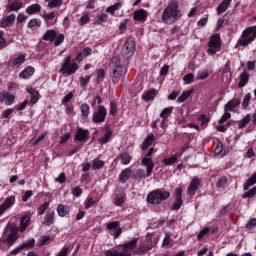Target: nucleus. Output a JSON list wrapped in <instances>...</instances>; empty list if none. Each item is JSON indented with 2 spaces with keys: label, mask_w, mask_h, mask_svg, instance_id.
<instances>
[{
  "label": "nucleus",
  "mask_w": 256,
  "mask_h": 256,
  "mask_svg": "<svg viewBox=\"0 0 256 256\" xmlns=\"http://www.w3.org/2000/svg\"><path fill=\"white\" fill-rule=\"evenodd\" d=\"M181 17H183V14L179 10V2L177 0H171L162 13V21L164 23H167L169 19L179 21Z\"/></svg>",
  "instance_id": "nucleus-1"
},
{
  "label": "nucleus",
  "mask_w": 256,
  "mask_h": 256,
  "mask_svg": "<svg viewBox=\"0 0 256 256\" xmlns=\"http://www.w3.org/2000/svg\"><path fill=\"white\" fill-rule=\"evenodd\" d=\"M110 73L112 74V83H119L121 77L127 73V69L121 65V60L117 56L110 61Z\"/></svg>",
  "instance_id": "nucleus-2"
},
{
  "label": "nucleus",
  "mask_w": 256,
  "mask_h": 256,
  "mask_svg": "<svg viewBox=\"0 0 256 256\" xmlns=\"http://www.w3.org/2000/svg\"><path fill=\"white\" fill-rule=\"evenodd\" d=\"M171 197V193L165 189H156L151 191L146 198L147 203L150 205H161L163 201H167Z\"/></svg>",
  "instance_id": "nucleus-3"
},
{
  "label": "nucleus",
  "mask_w": 256,
  "mask_h": 256,
  "mask_svg": "<svg viewBox=\"0 0 256 256\" xmlns=\"http://www.w3.org/2000/svg\"><path fill=\"white\" fill-rule=\"evenodd\" d=\"M256 31L255 28L250 27L243 31L241 39L238 40V45L242 47H247L249 43L255 41Z\"/></svg>",
  "instance_id": "nucleus-4"
},
{
  "label": "nucleus",
  "mask_w": 256,
  "mask_h": 256,
  "mask_svg": "<svg viewBox=\"0 0 256 256\" xmlns=\"http://www.w3.org/2000/svg\"><path fill=\"white\" fill-rule=\"evenodd\" d=\"M77 69H79V65L77 63L71 64V56H67L64 60V63H62V68L60 69V73H63V75H75L77 72Z\"/></svg>",
  "instance_id": "nucleus-5"
},
{
  "label": "nucleus",
  "mask_w": 256,
  "mask_h": 256,
  "mask_svg": "<svg viewBox=\"0 0 256 256\" xmlns=\"http://www.w3.org/2000/svg\"><path fill=\"white\" fill-rule=\"evenodd\" d=\"M219 49H221V36L219 34H214L208 43V53L210 55H215Z\"/></svg>",
  "instance_id": "nucleus-6"
},
{
  "label": "nucleus",
  "mask_w": 256,
  "mask_h": 256,
  "mask_svg": "<svg viewBox=\"0 0 256 256\" xmlns=\"http://www.w3.org/2000/svg\"><path fill=\"white\" fill-rule=\"evenodd\" d=\"M107 117V108L105 106L99 105L94 111L92 115V121L93 123L99 124V123H105V119Z\"/></svg>",
  "instance_id": "nucleus-7"
},
{
  "label": "nucleus",
  "mask_w": 256,
  "mask_h": 256,
  "mask_svg": "<svg viewBox=\"0 0 256 256\" xmlns=\"http://www.w3.org/2000/svg\"><path fill=\"white\" fill-rule=\"evenodd\" d=\"M155 247V244L153 243V238L151 236L146 237V243L140 245L136 250V255H144V253H148V251H151Z\"/></svg>",
  "instance_id": "nucleus-8"
},
{
  "label": "nucleus",
  "mask_w": 256,
  "mask_h": 256,
  "mask_svg": "<svg viewBox=\"0 0 256 256\" xmlns=\"http://www.w3.org/2000/svg\"><path fill=\"white\" fill-rule=\"evenodd\" d=\"M17 235H19V227H17L16 225H11L10 234L6 237L4 243H7V245L11 247V245H13L15 241L19 239V236Z\"/></svg>",
  "instance_id": "nucleus-9"
},
{
  "label": "nucleus",
  "mask_w": 256,
  "mask_h": 256,
  "mask_svg": "<svg viewBox=\"0 0 256 256\" xmlns=\"http://www.w3.org/2000/svg\"><path fill=\"white\" fill-rule=\"evenodd\" d=\"M135 52V39L133 37L127 38L123 46V53L127 55V57H131Z\"/></svg>",
  "instance_id": "nucleus-10"
},
{
  "label": "nucleus",
  "mask_w": 256,
  "mask_h": 256,
  "mask_svg": "<svg viewBox=\"0 0 256 256\" xmlns=\"http://www.w3.org/2000/svg\"><path fill=\"white\" fill-rule=\"evenodd\" d=\"M181 195H183V189L178 188L175 191V202L173 203L172 210L173 211H179L181 209V206L183 205V200L181 198Z\"/></svg>",
  "instance_id": "nucleus-11"
},
{
  "label": "nucleus",
  "mask_w": 256,
  "mask_h": 256,
  "mask_svg": "<svg viewBox=\"0 0 256 256\" xmlns=\"http://www.w3.org/2000/svg\"><path fill=\"white\" fill-rule=\"evenodd\" d=\"M107 229L108 231H113L114 229V239H119V236L123 233V229L119 227V221L109 222L107 224Z\"/></svg>",
  "instance_id": "nucleus-12"
},
{
  "label": "nucleus",
  "mask_w": 256,
  "mask_h": 256,
  "mask_svg": "<svg viewBox=\"0 0 256 256\" xmlns=\"http://www.w3.org/2000/svg\"><path fill=\"white\" fill-rule=\"evenodd\" d=\"M15 205V196H9L5 199L4 203L0 205V217L7 211V209H11Z\"/></svg>",
  "instance_id": "nucleus-13"
},
{
  "label": "nucleus",
  "mask_w": 256,
  "mask_h": 256,
  "mask_svg": "<svg viewBox=\"0 0 256 256\" xmlns=\"http://www.w3.org/2000/svg\"><path fill=\"white\" fill-rule=\"evenodd\" d=\"M75 141H87L89 139V130L78 128L74 136Z\"/></svg>",
  "instance_id": "nucleus-14"
},
{
  "label": "nucleus",
  "mask_w": 256,
  "mask_h": 256,
  "mask_svg": "<svg viewBox=\"0 0 256 256\" xmlns=\"http://www.w3.org/2000/svg\"><path fill=\"white\" fill-rule=\"evenodd\" d=\"M138 241H139V238H133L131 241L120 245L121 247H123V250H124L122 253H130L129 251H133V249L137 247Z\"/></svg>",
  "instance_id": "nucleus-15"
},
{
  "label": "nucleus",
  "mask_w": 256,
  "mask_h": 256,
  "mask_svg": "<svg viewBox=\"0 0 256 256\" xmlns=\"http://www.w3.org/2000/svg\"><path fill=\"white\" fill-rule=\"evenodd\" d=\"M55 223V212L48 210L46 212V215L44 217V221L42 222V225H46V227H51Z\"/></svg>",
  "instance_id": "nucleus-16"
},
{
  "label": "nucleus",
  "mask_w": 256,
  "mask_h": 256,
  "mask_svg": "<svg viewBox=\"0 0 256 256\" xmlns=\"http://www.w3.org/2000/svg\"><path fill=\"white\" fill-rule=\"evenodd\" d=\"M142 165H144V167H147L146 177H151V173H153V169L155 167L153 160L151 158H143Z\"/></svg>",
  "instance_id": "nucleus-17"
},
{
  "label": "nucleus",
  "mask_w": 256,
  "mask_h": 256,
  "mask_svg": "<svg viewBox=\"0 0 256 256\" xmlns=\"http://www.w3.org/2000/svg\"><path fill=\"white\" fill-rule=\"evenodd\" d=\"M31 225V217L28 215L22 216L20 220V227L18 228L21 233L25 232L26 229Z\"/></svg>",
  "instance_id": "nucleus-18"
},
{
  "label": "nucleus",
  "mask_w": 256,
  "mask_h": 256,
  "mask_svg": "<svg viewBox=\"0 0 256 256\" xmlns=\"http://www.w3.org/2000/svg\"><path fill=\"white\" fill-rule=\"evenodd\" d=\"M131 155L127 152L120 153L116 158L115 161H120L122 165H129L131 163Z\"/></svg>",
  "instance_id": "nucleus-19"
},
{
  "label": "nucleus",
  "mask_w": 256,
  "mask_h": 256,
  "mask_svg": "<svg viewBox=\"0 0 256 256\" xmlns=\"http://www.w3.org/2000/svg\"><path fill=\"white\" fill-rule=\"evenodd\" d=\"M132 175H133V170H131V168H126L121 172L119 176V180L121 183H127V181L131 179Z\"/></svg>",
  "instance_id": "nucleus-20"
},
{
  "label": "nucleus",
  "mask_w": 256,
  "mask_h": 256,
  "mask_svg": "<svg viewBox=\"0 0 256 256\" xmlns=\"http://www.w3.org/2000/svg\"><path fill=\"white\" fill-rule=\"evenodd\" d=\"M13 23H15V14H10L6 18L0 20V27L5 29V27H9V25H13Z\"/></svg>",
  "instance_id": "nucleus-21"
},
{
  "label": "nucleus",
  "mask_w": 256,
  "mask_h": 256,
  "mask_svg": "<svg viewBox=\"0 0 256 256\" xmlns=\"http://www.w3.org/2000/svg\"><path fill=\"white\" fill-rule=\"evenodd\" d=\"M199 183H201V181H199L198 178H194L190 182V185L187 190L188 195H195V192L199 189Z\"/></svg>",
  "instance_id": "nucleus-22"
},
{
  "label": "nucleus",
  "mask_w": 256,
  "mask_h": 256,
  "mask_svg": "<svg viewBox=\"0 0 256 256\" xmlns=\"http://www.w3.org/2000/svg\"><path fill=\"white\" fill-rule=\"evenodd\" d=\"M26 91L30 95L29 102L32 105H35V103H37V101H39V91L35 90L34 88H27Z\"/></svg>",
  "instance_id": "nucleus-23"
},
{
  "label": "nucleus",
  "mask_w": 256,
  "mask_h": 256,
  "mask_svg": "<svg viewBox=\"0 0 256 256\" xmlns=\"http://www.w3.org/2000/svg\"><path fill=\"white\" fill-rule=\"evenodd\" d=\"M241 105V100L234 98L230 100L224 107V111H233L236 107H239Z\"/></svg>",
  "instance_id": "nucleus-24"
},
{
  "label": "nucleus",
  "mask_w": 256,
  "mask_h": 256,
  "mask_svg": "<svg viewBox=\"0 0 256 256\" xmlns=\"http://www.w3.org/2000/svg\"><path fill=\"white\" fill-rule=\"evenodd\" d=\"M153 141H155V135L154 134H149L144 142L141 145V149L142 151H145L147 149H149V147H151V145H153Z\"/></svg>",
  "instance_id": "nucleus-25"
},
{
  "label": "nucleus",
  "mask_w": 256,
  "mask_h": 256,
  "mask_svg": "<svg viewBox=\"0 0 256 256\" xmlns=\"http://www.w3.org/2000/svg\"><path fill=\"white\" fill-rule=\"evenodd\" d=\"M25 63V54H20L17 58H14L9 61L10 67H17Z\"/></svg>",
  "instance_id": "nucleus-26"
},
{
  "label": "nucleus",
  "mask_w": 256,
  "mask_h": 256,
  "mask_svg": "<svg viewBox=\"0 0 256 256\" xmlns=\"http://www.w3.org/2000/svg\"><path fill=\"white\" fill-rule=\"evenodd\" d=\"M71 211V208L67 205L59 204L57 206V213L59 217H66V215H69V212Z\"/></svg>",
  "instance_id": "nucleus-27"
},
{
  "label": "nucleus",
  "mask_w": 256,
  "mask_h": 256,
  "mask_svg": "<svg viewBox=\"0 0 256 256\" xmlns=\"http://www.w3.org/2000/svg\"><path fill=\"white\" fill-rule=\"evenodd\" d=\"M147 19V11L143 9L134 12V21H145Z\"/></svg>",
  "instance_id": "nucleus-28"
},
{
  "label": "nucleus",
  "mask_w": 256,
  "mask_h": 256,
  "mask_svg": "<svg viewBox=\"0 0 256 256\" xmlns=\"http://www.w3.org/2000/svg\"><path fill=\"white\" fill-rule=\"evenodd\" d=\"M232 1L233 0H223V2L217 7L218 15H221V13H225L227 9H229V5H231Z\"/></svg>",
  "instance_id": "nucleus-29"
},
{
  "label": "nucleus",
  "mask_w": 256,
  "mask_h": 256,
  "mask_svg": "<svg viewBox=\"0 0 256 256\" xmlns=\"http://www.w3.org/2000/svg\"><path fill=\"white\" fill-rule=\"evenodd\" d=\"M249 73H247V71H244L241 75H240V81L238 83V87L239 89H242V87H245V85H247V83H249Z\"/></svg>",
  "instance_id": "nucleus-30"
},
{
  "label": "nucleus",
  "mask_w": 256,
  "mask_h": 256,
  "mask_svg": "<svg viewBox=\"0 0 256 256\" xmlns=\"http://www.w3.org/2000/svg\"><path fill=\"white\" fill-rule=\"evenodd\" d=\"M26 13L28 15H35V13H41V5L32 4L26 8Z\"/></svg>",
  "instance_id": "nucleus-31"
},
{
  "label": "nucleus",
  "mask_w": 256,
  "mask_h": 256,
  "mask_svg": "<svg viewBox=\"0 0 256 256\" xmlns=\"http://www.w3.org/2000/svg\"><path fill=\"white\" fill-rule=\"evenodd\" d=\"M55 37H57V32L55 30H47L46 33L43 35V41H55Z\"/></svg>",
  "instance_id": "nucleus-32"
},
{
  "label": "nucleus",
  "mask_w": 256,
  "mask_h": 256,
  "mask_svg": "<svg viewBox=\"0 0 256 256\" xmlns=\"http://www.w3.org/2000/svg\"><path fill=\"white\" fill-rule=\"evenodd\" d=\"M112 135H113V131H111V129H109V128H106L105 134H104L103 137L99 138V142L102 145H105L106 143H109V140L111 139Z\"/></svg>",
  "instance_id": "nucleus-33"
},
{
  "label": "nucleus",
  "mask_w": 256,
  "mask_h": 256,
  "mask_svg": "<svg viewBox=\"0 0 256 256\" xmlns=\"http://www.w3.org/2000/svg\"><path fill=\"white\" fill-rule=\"evenodd\" d=\"M35 73V68L27 67L24 71L19 74L20 79H29Z\"/></svg>",
  "instance_id": "nucleus-34"
},
{
  "label": "nucleus",
  "mask_w": 256,
  "mask_h": 256,
  "mask_svg": "<svg viewBox=\"0 0 256 256\" xmlns=\"http://www.w3.org/2000/svg\"><path fill=\"white\" fill-rule=\"evenodd\" d=\"M156 96H157V90L151 89L142 95V99L143 101H153V99H155Z\"/></svg>",
  "instance_id": "nucleus-35"
},
{
  "label": "nucleus",
  "mask_w": 256,
  "mask_h": 256,
  "mask_svg": "<svg viewBox=\"0 0 256 256\" xmlns=\"http://www.w3.org/2000/svg\"><path fill=\"white\" fill-rule=\"evenodd\" d=\"M80 111H81V117L82 119H87V117H89V113L91 111V108L89 107L88 104H82L80 106Z\"/></svg>",
  "instance_id": "nucleus-36"
},
{
  "label": "nucleus",
  "mask_w": 256,
  "mask_h": 256,
  "mask_svg": "<svg viewBox=\"0 0 256 256\" xmlns=\"http://www.w3.org/2000/svg\"><path fill=\"white\" fill-rule=\"evenodd\" d=\"M122 5L123 4L121 2H116L115 4H113L112 6H109L106 9V13H111V15H115V11H119V9H121Z\"/></svg>",
  "instance_id": "nucleus-37"
},
{
  "label": "nucleus",
  "mask_w": 256,
  "mask_h": 256,
  "mask_svg": "<svg viewBox=\"0 0 256 256\" xmlns=\"http://www.w3.org/2000/svg\"><path fill=\"white\" fill-rule=\"evenodd\" d=\"M191 93H193V90H187L184 91L177 99V103H185L186 100L189 99L191 96Z\"/></svg>",
  "instance_id": "nucleus-38"
},
{
  "label": "nucleus",
  "mask_w": 256,
  "mask_h": 256,
  "mask_svg": "<svg viewBox=\"0 0 256 256\" xmlns=\"http://www.w3.org/2000/svg\"><path fill=\"white\" fill-rule=\"evenodd\" d=\"M23 7V2L17 0L8 6V11H19Z\"/></svg>",
  "instance_id": "nucleus-39"
},
{
  "label": "nucleus",
  "mask_w": 256,
  "mask_h": 256,
  "mask_svg": "<svg viewBox=\"0 0 256 256\" xmlns=\"http://www.w3.org/2000/svg\"><path fill=\"white\" fill-rule=\"evenodd\" d=\"M91 48L90 47H86L83 49L82 52L78 53L77 59L78 61H83L84 57H89V55H91Z\"/></svg>",
  "instance_id": "nucleus-40"
},
{
  "label": "nucleus",
  "mask_w": 256,
  "mask_h": 256,
  "mask_svg": "<svg viewBox=\"0 0 256 256\" xmlns=\"http://www.w3.org/2000/svg\"><path fill=\"white\" fill-rule=\"evenodd\" d=\"M227 183H229V179L227 178V176H222L217 180L216 187H218V189H223V187H225Z\"/></svg>",
  "instance_id": "nucleus-41"
},
{
  "label": "nucleus",
  "mask_w": 256,
  "mask_h": 256,
  "mask_svg": "<svg viewBox=\"0 0 256 256\" xmlns=\"http://www.w3.org/2000/svg\"><path fill=\"white\" fill-rule=\"evenodd\" d=\"M106 256H131V253H125V252H120L118 253L117 250H107L105 252Z\"/></svg>",
  "instance_id": "nucleus-42"
},
{
  "label": "nucleus",
  "mask_w": 256,
  "mask_h": 256,
  "mask_svg": "<svg viewBox=\"0 0 256 256\" xmlns=\"http://www.w3.org/2000/svg\"><path fill=\"white\" fill-rule=\"evenodd\" d=\"M28 29H33V27H41V20L38 18L31 19L27 24Z\"/></svg>",
  "instance_id": "nucleus-43"
},
{
  "label": "nucleus",
  "mask_w": 256,
  "mask_h": 256,
  "mask_svg": "<svg viewBox=\"0 0 256 256\" xmlns=\"http://www.w3.org/2000/svg\"><path fill=\"white\" fill-rule=\"evenodd\" d=\"M105 167V162L102 160H99V158H96L93 160L92 164V169L97 170V169H103Z\"/></svg>",
  "instance_id": "nucleus-44"
},
{
  "label": "nucleus",
  "mask_w": 256,
  "mask_h": 256,
  "mask_svg": "<svg viewBox=\"0 0 256 256\" xmlns=\"http://www.w3.org/2000/svg\"><path fill=\"white\" fill-rule=\"evenodd\" d=\"M256 183V173L254 175H252L249 180L245 183L244 185V191L249 190V187L255 185Z\"/></svg>",
  "instance_id": "nucleus-45"
},
{
  "label": "nucleus",
  "mask_w": 256,
  "mask_h": 256,
  "mask_svg": "<svg viewBox=\"0 0 256 256\" xmlns=\"http://www.w3.org/2000/svg\"><path fill=\"white\" fill-rule=\"evenodd\" d=\"M249 121H251V114L246 115L239 123L238 128L243 129L246 125H248Z\"/></svg>",
  "instance_id": "nucleus-46"
},
{
  "label": "nucleus",
  "mask_w": 256,
  "mask_h": 256,
  "mask_svg": "<svg viewBox=\"0 0 256 256\" xmlns=\"http://www.w3.org/2000/svg\"><path fill=\"white\" fill-rule=\"evenodd\" d=\"M116 207H121L125 203V194H117L116 200L114 201Z\"/></svg>",
  "instance_id": "nucleus-47"
},
{
  "label": "nucleus",
  "mask_w": 256,
  "mask_h": 256,
  "mask_svg": "<svg viewBox=\"0 0 256 256\" xmlns=\"http://www.w3.org/2000/svg\"><path fill=\"white\" fill-rule=\"evenodd\" d=\"M22 249H32V247H35V240L34 238L24 242L23 244L20 245Z\"/></svg>",
  "instance_id": "nucleus-48"
},
{
  "label": "nucleus",
  "mask_w": 256,
  "mask_h": 256,
  "mask_svg": "<svg viewBox=\"0 0 256 256\" xmlns=\"http://www.w3.org/2000/svg\"><path fill=\"white\" fill-rule=\"evenodd\" d=\"M63 5V0H52L48 3L47 7L49 9H55L56 7H61Z\"/></svg>",
  "instance_id": "nucleus-49"
},
{
  "label": "nucleus",
  "mask_w": 256,
  "mask_h": 256,
  "mask_svg": "<svg viewBox=\"0 0 256 256\" xmlns=\"http://www.w3.org/2000/svg\"><path fill=\"white\" fill-rule=\"evenodd\" d=\"M54 39H55L54 47H59V45H61V43L65 41V35L63 34L56 35Z\"/></svg>",
  "instance_id": "nucleus-50"
},
{
  "label": "nucleus",
  "mask_w": 256,
  "mask_h": 256,
  "mask_svg": "<svg viewBox=\"0 0 256 256\" xmlns=\"http://www.w3.org/2000/svg\"><path fill=\"white\" fill-rule=\"evenodd\" d=\"M251 101V93H247L242 101V107L243 109H247L249 107V102Z\"/></svg>",
  "instance_id": "nucleus-51"
},
{
  "label": "nucleus",
  "mask_w": 256,
  "mask_h": 256,
  "mask_svg": "<svg viewBox=\"0 0 256 256\" xmlns=\"http://www.w3.org/2000/svg\"><path fill=\"white\" fill-rule=\"evenodd\" d=\"M171 113H173V108L172 107L165 108L160 113V117H162V119H167V117H169V115H171Z\"/></svg>",
  "instance_id": "nucleus-52"
},
{
  "label": "nucleus",
  "mask_w": 256,
  "mask_h": 256,
  "mask_svg": "<svg viewBox=\"0 0 256 256\" xmlns=\"http://www.w3.org/2000/svg\"><path fill=\"white\" fill-rule=\"evenodd\" d=\"M55 11H52L50 13H45L44 15H42L44 21H46V23H49V21H53V19H55Z\"/></svg>",
  "instance_id": "nucleus-53"
},
{
  "label": "nucleus",
  "mask_w": 256,
  "mask_h": 256,
  "mask_svg": "<svg viewBox=\"0 0 256 256\" xmlns=\"http://www.w3.org/2000/svg\"><path fill=\"white\" fill-rule=\"evenodd\" d=\"M183 81H185L187 85H191V83L195 81V75H193V73H189L184 76Z\"/></svg>",
  "instance_id": "nucleus-54"
},
{
  "label": "nucleus",
  "mask_w": 256,
  "mask_h": 256,
  "mask_svg": "<svg viewBox=\"0 0 256 256\" xmlns=\"http://www.w3.org/2000/svg\"><path fill=\"white\" fill-rule=\"evenodd\" d=\"M256 195V186L252 188L251 190L247 191L246 193L243 194V199L255 197Z\"/></svg>",
  "instance_id": "nucleus-55"
},
{
  "label": "nucleus",
  "mask_w": 256,
  "mask_h": 256,
  "mask_svg": "<svg viewBox=\"0 0 256 256\" xmlns=\"http://www.w3.org/2000/svg\"><path fill=\"white\" fill-rule=\"evenodd\" d=\"M49 209V202H45L38 208V215H43Z\"/></svg>",
  "instance_id": "nucleus-56"
},
{
  "label": "nucleus",
  "mask_w": 256,
  "mask_h": 256,
  "mask_svg": "<svg viewBox=\"0 0 256 256\" xmlns=\"http://www.w3.org/2000/svg\"><path fill=\"white\" fill-rule=\"evenodd\" d=\"M209 77V72L204 71V72H199L196 76V81H203Z\"/></svg>",
  "instance_id": "nucleus-57"
},
{
  "label": "nucleus",
  "mask_w": 256,
  "mask_h": 256,
  "mask_svg": "<svg viewBox=\"0 0 256 256\" xmlns=\"http://www.w3.org/2000/svg\"><path fill=\"white\" fill-rule=\"evenodd\" d=\"M228 119H231V113H229L228 111H225L224 115L218 121L219 125H223V123L228 121Z\"/></svg>",
  "instance_id": "nucleus-58"
},
{
  "label": "nucleus",
  "mask_w": 256,
  "mask_h": 256,
  "mask_svg": "<svg viewBox=\"0 0 256 256\" xmlns=\"http://www.w3.org/2000/svg\"><path fill=\"white\" fill-rule=\"evenodd\" d=\"M110 115L112 116L117 115V102L115 101L110 102Z\"/></svg>",
  "instance_id": "nucleus-59"
},
{
  "label": "nucleus",
  "mask_w": 256,
  "mask_h": 256,
  "mask_svg": "<svg viewBox=\"0 0 256 256\" xmlns=\"http://www.w3.org/2000/svg\"><path fill=\"white\" fill-rule=\"evenodd\" d=\"M134 179H143L145 177V170L143 169H138L136 172L133 174Z\"/></svg>",
  "instance_id": "nucleus-60"
},
{
  "label": "nucleus",
  "mask_w": 256,
  "mask_h": 256,
  "mask_svg": "<svg viewBox=\"0 0 256 256\" xmlns=\"http://www.w3.org/2000/svg\"><path fill=\"white\" fill-rule=\"evenodd\" d=\"M177 161V157L174 155L170 158H164L162 163H164L165 165H173V163H175Z\"/></svg>",
  "instance_id": "nucleus-61"
},
{
  "label": "nucleus",
  "mask_w": 256,
  "mask_h": 256,
  "mask_svg": "<svg viewBox=\"0 0 256 256\" xmlns=\"http://www.w3.org/2000/svg\"><path fill=\"white\" fill-rule=\"evenodd\" d=\"M89 81H91V76L80 77L81 87H87V85L89 84Z\"/></svg>",
  "instance_id": "nucleus-62"
},
{
  "label": "nucleus",
  "mask_w": 256,
  "mask_h": 256,
  "mask_svg": "<svg viewBox=\"0 0 256 256\" xmlns=\"http://www.w3.org/2000/svg\"><path fill=\"white\" fill-rule=\"evenodd\" d=\"M51 239L49 236H41L40 239L38 240V245L39 247H43V245H47V242Z\"/></svg>",
  "instance_id": "nucleus-63"
},
{
  "label": "nucleus",
  "mask_w": 256,
  "mask_h": 256,
  "mask_svg": "<svg viewBox=\"0 0 256 256\" xmlns=\"http://www.w3.org/2000/svg\"><path fill=\"white\" fill-rule=\"evenodd\" d=\"M108 17H109V16H108L107 14H105V13L100 14V15L97 17V23H98V25H101V23H105V21H107Z\"/></svg>",
  "instance_id": "nucleus-64"
}]
</instances>
